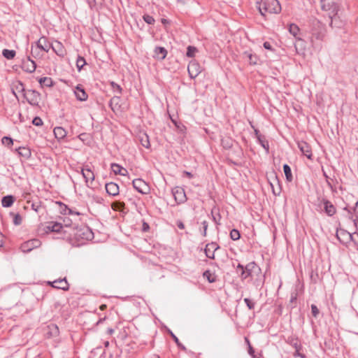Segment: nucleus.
Segmentation results:
<instances>
[{
    "mask_svg": "<svg viewBox=\"0 0 358 358\" xmlns=\"http://www.w3.org/2000/svg\"><path fill=\"white\" fill-rule=\"evenodd\" d=\"M257 8L263 16L266 13H278L281 6L278 0H261L257 3Z\"/></svg>",
    "mask_w": 358,
    "mask_h": 358,
    "instance_id": "obj_1",
    "label": "nucleus"
},
{
    "mask_svg": "<svg viewBox=\"0 0 358 358\" xmlns=\"http://www.w3.org/2000/svg\"><path fill=\"white\" fill-rule=\"evenodd\" d=\"M81 173L85 179L86 186L87 187L92 188L95 178L94 172L88 167V166H85L82 168Z\"/></svg>",
    "mask_w": 358,
    "mask_h": 358,
    "instance_id": "obj_2",
    "label": "nucleus"
},
{
    "mask_svg": "<svg viewBox=\"0 0 358 358\" xmlns=\"http://www.w3.org/2000/svg\"><path fill=\"white\" fill-rule=\"evenodd\" d=\"M237 268L241 269V277L243 279H245L248 277L252 275V272L259 270V268L254 262L248 264L245 268L242 265L238 264Z\"/></svg>",
    "mask_w": 358,
    "mask_h": 358,
    "instance_id": "obj_3",
    "label": "nucleus"
},
{
    "mask_svg": "<svg viewBox=\"0 0 358 358\" xmlns=\"http://www.w3.org/2000/svg\"><path fill=\"white\" fill-rule=\"evenodd\" d=\"M134 187L140 193L148 194L150 193V188L147 182L143 180L138 178L132 182Z\"/></svg>",
    "mask_w": 358,
    "mask_h": 358,
    "instance_id": "obj_4",
    "label": "nucleus"
},
{
    "mask_svg": "<svg viewBox=\"0 0 358 358\" xmlns=\"http://www.w3.org/2000/svg\"><path fill=\"white\" fill-rule=\"evenodd\" d=\"M322 9L328 11L329 15H336L338 12L337 4L332 1L320 0Z\"/></svg>",
    "mask_w": 358,
    "mask_h": 358,
    "instance_id": "obj_5",
    "label": "nucleus"
},
{
    "mask_svg": "<svg viewBox=\"0 0 358 358\" xmlns=\"http://www.w3.org/2000/svg\"><path fill=\"white\" fill-rule=\"evenodd\" d=\"M201 67L200 64L195 60L189 62L187 66L188 73L191 78H195L201 72Z\"/></svg>",
    "mask_w": 358,
    "mask_h": 358,
    "instance_id": "obj_6",
    "label": "nucleus"
},
{
    "mask_svg": "<svg viewBox=\"0 0 358 358\" xmlns=\"http://www.w3.org/2000/svg\"><path fill=\"white\" fill-rule=\"evenodd\" d=\"M24 97L27 101L33 106L38 105L40 101V94L34 90H27L24 92Z\"/></svg>",
    "mask_w": 358,
    "mask_h": 358,
    "instance_id": "obj_7",
    "label": "nucleus"
},
{
    "mask_svg": "<svg viewBox=\"0 0 358 358\" xmlns=\"http://www.w3.org/2000/svg\"><path fill=\"white\" fill-rule=\"evenodd\" d=\"M41 243L38 239H31L21 245V250L23 252H28L41 245Z\"/></svg>",
    "mask_w": 358,
    "mask_h": 358,
    "instance_id": "obj_8",
    "label": "nucleus"
},
{
    "mask_svg": "<svg viewBox=\"0 0 358 358\" xmlns=\"http://www.w3.org/2000/svg\"><path fill=\"white\" fill-rule=\"evenodd\" d=\"M172 192H173L174 199L178 203H182L186 201V200H187L186 194H185V190L182 188L176 187L173 189Z\"/></svg>",
    "mask_w": 358,
    "mask_h": 358,
    "instance_id": "obj_9",
    "label": "nucleus"
},
{
    "mask_svg": "<svg viewBox=\"0 0 358 358\" xmlns=\"http://www.w3.org/2000/svg\"><path fill=\"white\" fill-rule=\"evenodd\" d=\"M63 225L60 222H49L47 223L46 226L44 227L43 231L45 234H49L50 232H59L61 231Z\"/></svg>",
    "mask_w": 358,
    "mask_h": 358,
    "instance_id": "obj_10",
    "label": "nucleus"
},
{
    "mask_svg": "<svg viewBox=\"0 0 358 358\" xmlns=\"http://www.w3.org/2000/svg\"><path fill=\"white\" fill-rule=\"evenodd\" d=\"M298 147L301 152L309 159H312L313 152L311 146L305 141L298 143Z\"/></svg>",
    "mask_w": 358,
    "mask_h": 358,
    "instance_id": "obj_11",
    "label": "nucleus"
},
{
    "mask_svg": "<svg viewBox=\"0 0 358 358\" xmlns=\"http://www.w3.org/2000/svg\"><path fill=\"white\" fill-rule=\"evenodd\" d=\"M22 68L26 72L33 73L36 70V65L35 62L31 59L29 57L27 58V59L23 61Z\"/></svg>",
    "mask_w": 358,
    "mask_h": 358,
    "instance_id": "obj_12",
    "label": "nucleus"
},
{
    "mask_svg": "<svg viewBox=\"0 0 358 358\" xmlns=\"http://www.w3.org/2000/svg\"><path fill=\"white\" fill-rule=\"evenodd\" d=\"M51 48L58 56L61 57H64L66 55V50L64 46L58 41H55V43L52 44Z\"/></svg>",
    "mask_w": 358,
    "mask_h": 358,
    "instance_id": "obj_13",
    "label": "nucleus"
},
{
    "mask_svg": "<svg viewBox=\"0 0 358 358\" xmlns=\"http://www.w3.org/2000/svg\"><path fill=\"white\" fill-rule=\"evenodd\" d=\"M48 284H50L52 287L61 289L64 291H67L69 289V283L65 278L55 280L53 282H49Z\"/></svg>",
    "mask_w": 358,
    "mask_h": 358,
    "instance_id": "obj_14",
    "label": "nucleus"
},
{
    "mask_svg": "<svg viewBox=\"0 0 358 358\" xmlns=\"http://www.w3.org/2000/svg\"><path fill=\"white\" fill-rule=\"evenodd\" d=\"M36 45L39 48H41L43 52H48L49 51V50L52 47V44H50L48 41V39L43 36V37H41L38 41L36 43Z\"/></svg>",
    "mask_w": 358,
    "mask_h": 358,
    "instance_id": "obj_15",
    "label": "nucleus"
},
{
    "mask_svg": "<svg viewBox=\"0 0 358 358\" xmlns=\"http://www.w3.org/2000/svg\"><path fill=\"white\" fill-rule=\"evenodd\" d=\"M218 249V246L215 243H208L205 248L206 255L210 259L215 258V251Z\"/></svg>",
    "mask_w": 358,
    "mask_h": 358,
    "instance_id": "obj_16",
    "label": "nucleus"
},
{
    "mask_svg": "<svg viewBox=\"0 0 358 358\" xmlns=\"http://www.w3.org/2000/svg\"><path fill=\"white\" fill-rule=\"evenodd\" d=\"M106 190L109 195L116 196L119 194V186L115 182H108L106 185Z\"/></svg>",
    "mask_w": 358,
    "mask_h": 358,
    "instance_id": "obj_17",
    "label": "nucleus"
},
{
    "mask_svg": "<svg viewBox=\"0 0 358 358\" xmlns=\"http://www.w3.org/2000/svg\"><path fill=\"white\" fill-rule=\"evenodd\" d=\"M74 94L77 98L78 100L84 101L87 99V94L84 90L83 87H81L80 85H78L74 90Z\"/></svg>",
    "mask_w": 358,
    "mask_h": 358,
    "instance_id": "obj_18",
    "label": "nucleus"
},
{
    "mask_svg": "<svg viewBox=\"0 0 358 358\" xmlns=\"http://www.w3.org/2000/svg\"><path fill=\"white\" fill-rule=\"evenodd\" d=\"M111 169L115 175H120L124 176L128 175L127 170L125 168L122 167V166L119 165L118 164H112Z\"/></svg>",
    "mask_w": 358,
    "mask_h": 358,
    "instance_id": "obj_19",
    "label": "nucleus"
},
{
    "mask_svg": "<svg viewBox=\"0 0 358 358\" xmlns=\"http://www.w3.org/2000/svg\"><path fill=\"white\" fill-rule=\"evenodd\" d=\"M138 138L143 147L145 148H149L150 147L149 136L146 133L140 131L138 134Z\"/></svg>",
    "mask_w": 358,
    "mask_h": 358,
    "instance_id": "obj_20",
    "label": "nucleus"
},
{
    "mask_svg": "<svg viewBox=\"0 0 358 358\" xmlns=\"http://www.w3.org/2000/svg\"><path fill=\"white\" fill-rule=\"evenodd\" d=\"M53 132L55 138L59 141L64 139L67 134L66 131L62 127H55Z\"/></svg>",
    "mask_w": 358,
    "mask_h": 358,
    "instance_id": "obj_21",
    "label": "nucleus"
},
{
    "mask_svg": "<svg viewBox=\"0 0 358 358\" xmlns=\"http://www.w3.org/2000/svg\"><path fill=\"white\" fill-rule=\"evenodd\" d=\"M154 52V57L157 59H164L167 55L166 50L162 47H156Z\"/></svg>",
    "mask_w": 358,
    "mask_h": 358,
    "instance_id": "obj_22",
    "label": "nucleus"
},
{
    "mask_svg": "<svg viewBox=\"0 0 358 358\" xmlns=\"http://www.w3.org/2000/svg\"><path fill=\"white\" fill-rule=\"evenodd\" d=\"M43 50L39 48L36 44L35 45H31V55L33 57L36 59H40L43 57Z\"/></svg>",
    "mask_w": 358,
    "mask_h": 358,
    "instance_id": "obj_23",
    "label": "nucleus"
},
{
    "mask_svg": "<svg viewBox=\"0 0 358 358\" xmlns=\"http://www.w3.org/2000/svg\"><path fill=\"white\" fill-rule=\"evenodd\" d=\"M324 206L325 212L327 213V214L328 215L331 216L336 213V208L331 202H329L328 201H325L324 202Z\"/></svg>",
    "mask_w": 358,
    "mask_h": 358,
    "instance_id": "obj_24",
    "label": "nucleus"
},
{
    "mask_svg": "<svg viewBox=\"0 0 358 358\" xmlns=\"http://www.w3.org/2000/svg\"><path fill=\"white\" fill-rule=\"evenodd\" d=\"M17 152L20 156L25 159H29L31 155V150L25 147L19 148Z\"/></svg>",
    "mask_w": 358,
    "mask_h": 358,
    "instance_id": "obj_25",
    "label": "nucleus"
},
{
    "mask_svg": "<svg viewBox=\"0 0 358 358\" xmlns=\"http://www.w3.org/2000/svg\"><path fill=\"white\" fill-rule=\"evenodd\" d=\"M295 49L297 53H301V52L304 51L305 43L301 38H296V43H295Z\"/></svg>",
    "mask_w": 358,
    "mask_h": 358,
    "instance_id": "obj_26",
    "label": "nucleus"
},
{
    "mask_svg": "<svg viewBox=\"0 0 358 358\" xmlns=\"http://www.w3.org/2000/svg\"><path fill=\"white\" fill-rule=\"evenodd\" d=\"M15 199L12 196H6L3 197L1 203L3 207H10L13 205Z\"/></svg>",
    "mask_w": 358,
    "mask_h": 358,
    "instance_id": "obj_27",
    "label": "nucleus"
},
{
    "mask_svg": "<svg viewBox=\"0 0 358 358\" xmlns=\"http://www.w3.org/2000/svg\"><path fill=\"white\" fill-rule=\"evenodd\" d=\"M120 101V98L119 96H114L111 99L110 102V106L113 111H117L119 109L118 103Z\"/></svg>",
    "mask_w": 358,
    "mask_h": 358,
    "instance_id": "obj_28",
    "label": "nucleus"
},
{
    "mask_svg": "<svg viewBox=\"0 0 358 358\" xmlns=\"http://www.w3.org/2000/svg\"><path fill=\"white\" fill-rule=\"evenodd\" d=\"M38 82L41 84V85L46 87H51L53 84L52 78L48 77L39 78Z\"/></svg>",
    "mask_w": 358,
    "mask_h": 358,
    "instance_id": "obj_29",
    "label": "nucleus"
},
{
    "mask_svg": "<svg viewBox=\"0 0 358 358\" xmlns=\"http://www.w3.org/2000/svg\"><path fill=\"white\" fill-rule=\"evenodd\" d=\"M283 171L286 176L287 180L290 182L292 180V174L290 167L287 164L283 166Z\"/></svg>",
    "mask_w": 358,
    "mask_h": 358,
    "instance_id": "obj_30",
    "label": "nucleus"
},
{
    "mask_svg": "<svg viewBox=\"0 0 358 358\" xmlns=\"http://www.w3.org/2000/svg\"><path fill=\"white\" fill-rule=\"evenodd\" d=\"M111 208L116 211H122L124 208V203L120 201L113 202Z\"/></svg>",
    "mask_w": 358,
    "mask_h": 358,
    "instance_id": "obj_31",
    "label": "nucleus"
},
{
    "mask_svg": "<svg viewBox=\"0 0 358 358\" xmlns=\"http://www.w3.org/2000/svg\"><path fill=\"white\" fill-rule=\"evenodd\" d=\"M2 54H3V57H5L6 59H12L15 56V51L4 49L2 52Z\"/></svg>",
    "mask_w": 358,
    "mask_h": 358,
    "instance_id": "obj_32",
    "label": "nucleus"
},
{
    "mask_svg": "<svg viewBox=\"0 0 358 358\" xmlns=\"http://www.w3.org/2000/svg\"><path fill=\"white\" fill-rule=\"evenodd\" d=\"M299 28L295 24H291L289 27V31L291 34H292L294 37H296L298 34L299 33Z\"/></svg>",
    "mask_w": 358,
    "mask_h": 358,
    "instance_id": "obj_33",
    "label": "nucleus"
},
{
    "mask_svg": "<svg viewBox=\"0 0 358 358\" xmlns=\"http://www.w3.org/2000/svg\"><path fill=\"white\" fill-rule=\"evenodd\" d=\"M198 52L196 48L194 46H188L187 48V56L189 57H194L196 53Z\"/></svg>",
    "mask_w": 358,
    "mask_h": 358,
    "instance_id": "obj_34",
    "label": "nucleus"
},
{
    "mask_svg": "<svg viewBox=\"0 0 358 358\" xmlns=\"http://www.w3.org/2000/svg\"><path fill=\"white\" fill-rule=\"evenodd\" d=\"M245 55H246L247 57H248L249 62H250V64L255 65V64H257L258 58H257V57L256 55H252V54L249 53V52H245Z\"/></svg>",
    "mask_w": 358,
    "mask_h": 358,
    "instance_id": "obj_35",
    "label": "nucleus"
},
{
    "mask_svg": "<svg viewBox=\"0 0 358 358\" xmlns=\"http://www.w3.org/2000/svg\"><path fill=\"white\" fill-rule=\"evenodd\" d=\"M85 59L82 57H78L76 60V66L78 71H80L81 69L85 65Z\"/></svg>",
    "mask_w": 358,
    "mask_h": 358,
    "instance_id": "obj_36",
    "label": "nucleus"
},
{
    "mask_svg": "<svg viewBox=\"0 0 358 358\" xmlns=\"http://www.w3.org/2000/svg\"><path fill=\"white\" fill-rule=\"evenodd\" d=\"M1 142H2L3 145L8 146V147H11L13 144V139L11 138L7 137V136L3 137L1 139Z\"/></svg>",
    "mask_w": 358,
    "mask_h": 358,
    "instance_id": "obj_37",
    "label": "nucleus"
},
{
    "mask_svg": "<svg viewBox=\"0 0 358 358\" xmlns=\"http://www.w3.org/2000/svg\"><path fill=\"white\" fill-rule=\"evenodd\" d=\"M230 237L234 241H237L240 238V233L236 229H232L230 232Z\"/></svg>",
    "mask_w": 358,
    "mask_h": 358,
    "instance_id": "obj_38",
    "label": "nucleus"
},
{
    "mask_svg": "<svg viewBox=\"0 0 358 358\" xmlns=\"http://www.w3.org/2000/svg\"><path fill=\"white\" fill-rule=\"evenodd\" d=\"M203 276L206 278L210 282H213L215 281V275L214 274H212L209 271H206L203 273Z\"/></svg>",
    "mask_w": 358,
    "mask_h": 358,
    "instance_id": "obj_39",
    "label": "nucleus"
},
{
    "mask_svg": "<svg viewBox=\"0 0 358 358\" xmlns=\"http://www.w3.org/2000/svg\"><path fill=\"white\" fill-rule=\"evenodd\" d=\"M143 18L144 21L149 24H152L155 22V19L149 15H144Z\"/></svg>",
    "mask_w": 358,
    "mask_h": 358,
    "instance_id": "obj_40",
    "label": "nucleus"
},
{
    "mask_svg": "<svg viewBox=\"0 0 358 358\" xmlns=\"http://www.w3.org/2000/svg\"><path fill=\"white\" fill-rule=\"evenodd\" d=\"M110 85L115 92H117L118 94L122 93V88L118 84H117L114 82H111Z\"/></svg>",
    "mask_w": 358,
    "mask_h": 358,
    "instance_id": "obj_41",
    "label": "nucleus"
},
{
    "mask_svg": "<svg viewBox=\"0 0 358 358\" xmlns=\"http://www.w3.org/2000/svg\"><path fill=\"white\" fill-rule=\"evenodd\" d=\"M22 222V218L19 214H15L14 215L13 222L15 225L21 224Z\"/></svg>",
    "mask_w": 358,
    "mask_h": 358,
    "instance_id": "obj_42",
    "label": "nucleus"
},
{
    "mask_svg": "<svg viewBox=\"0 0 358 358\" xmlns=\"http://www.w3.org/2000/svg\"><path fill=\"white\" fill-rule=\"evenodd\" d=\"M32 123L36 126H41L43 124L42 120L38 117L34 118Z\"/></svg>",
    "mask_w": 358,
    "mask_h": 358,
    "instance_id": "obj_43",
    "label": "nucleus"
},
{
    "mask_svg": "<svg viewBox=\"0 0 358 358\" xmlns=\"http://www.w3.org/2000/svg\"><path fill=\"white\" fill-rule=\"evenodd\" d=\"M311 311H312V314L313 315L316 317L318 314H319V310L317 308V307L315 306V305H312L311 306Z\"/></svg>",
    "mask_w": 358,
    "mask_h": 358,
    "instance_id": "obj_44",
    "label": "nucleus"
},
{
    "mask_svg": "<svg viewBox=\"0 0 358 358\" xmlns=\"http://www.w3.org/2000/svg\"><path fill=\"white\" fill-rule=\"evenodd\" d=\"M244 301L246 303L247 306L248 307L249 309L252 310L254 308L255 303H253L251 300H250L249 299H245Z\"/></svg>",
    "mask_w": 358,
    "mask_h": 358,
    "instance_id": "obj_45",
    "label": "nucleus"
},
{
    "mask_svg": "<svg viewBox=\"0 0 358 358\" xmlns=\"http://www.w3.org/2000/svg\"><path fill=\"white\" fill-rule=\"evenodd\" d=\"M341 234L345 235L346 236H348L349 238L351 236V235L349 233H345L344 231H338L337 234H336V236H337L338 239H340V235Z\"/></svg>",
    "mask_w": 358,
    "mask_h": 358,
    "instance_id": "obj_46",
    "label": "nucleus"
},
{
    "mask_svg": "<svg viewBox=\"0 0 358 358\" xmlns=\"http://www.w3.org/2000/svg\"><path fill=\"white\" fill-rule=\"evenodd\" d=\"M202 224H203V236H206L207 229H208V223H207L206 221H203L202 222Z\"/></svg>",
    "mask_w": 358,
    "mask_h": 358,
    "instance_id": "obj_47",
    "label": "nucleus"
},
{
    "mask_svg": "<svg viewBox=\"0 0 358 358\" xmlns=\"http://www.w3.org/2000/svg\"><path fill=\"white\" fill-rule=\"evenodd\" d=\"M176 224L179 229H185V224L182 221H178Z\"/></svg>",
    "mask_w": 358,
    "mask_h": 358,
    "instance_id": "obj_48",
    "label": "nucleus"
},
{
    "mask_svg": "<svg viewBox=\"0 0 358 358\" xmlns=\"http://www.w3.org/2000/svg\"><path fill=\"white\" fill-rule=\"evenodd\" d=\"M264 47L266 49L269 50H273L272 47H271V45L268 42H264Z\"/></svg>",
    "mask_w": 358,
    "mask_h": 358,
    "instance_id": "obj_49",
    "label": "nucleus"
},
{
    "mask_svg": "<svg viewBox=\"0 0 358 358\" xmlns=\"http://www.w3.org/2000/svg\"><path fill=\"white\" fill-rule=\"evenodd\" d=\"M64 223L65 227H70L71 225V220L70 219H64Z\"/></svg>",
    "mask_w": 358,
    "mask_h": 358,
    "instance_id": "obj_50",
    "label": "nucleus"
},
{
    "mask_svg": "<svg viewBox=\"0 0 358 358\" xmlns=\"http://www.w3.org/2000/svg\"><path fill=\"white\" fill-rule=\"evenodd\" d=\"M173 337L176 343L178 344V345L180 346V343H179L178 338L174 335H173Z\"/></svg>",
    "mask_w": 358,
    "mask_h": 358,
    "instance_id": "obj_51",
    "label": "nucleus"
},
{
    "mask_svg": "<svg viewBox=\"0 0 358 358\" xmlns=\"http://www.w3.org/2000/svg\"><path fill=\"white\" fill-rule=\"evenodd\" d=\"M106 307L107 306H106V304H102V305L100 306L99 308H100L101 310H105L106 308Z\"/></svg>",
    "mask_w": 358,
    "mask_h": 358,
    "instance_id": "obj_52",
    "label": "nucleus"
},
{
    "mask_svg": "<svg viewBox=\"0 0 358 358\" xmlns=\"http://www.w3.org/2000/svg\"><path fill=\"white\" fill-rule=\"evenodd\" d=\"M85 136V134H82L79 136V138L81 140V141H84V136Z\"/></svg>",
    "mask_w": 358,
    "mask_h": 358,
    "instance_id": "obj_53",
    "label": "nucleus"
},
{
    "mask_svg": "<svg viewBox=\"0 0 358 358\" xmlns=\"http://www.w3.org/2000/svg\"><path fill=\"white\" fill-rule=\"evenodd\" d=\"M161 22L163 24H167L169 22L168 20L164 18L162 19Z\"/></svg>",
    "mask_w": 358,
    "mask_h": 358,
    "instance_id": "obj_54",
    "label": "nucleus"
},
{
    "mask_svg": "<svg viewBox=\"0 0 358 358\" xmlns=\"http://www.w3.org/2000/svg\"><path fill=\"white\" fill-rule=\"evenodd\" d=\"M185 174L189 178L192 177V175L189 172H185Z\"/></svg>",
    "mask_w": 358,
    "mask_h": 358,
    "instance_id": "obj_55",
    "label": "nucleus"
},
{
    "mask_svg": "<svg viewBox=\"0 0 358 358\" xmlns=\"http://www.w3.org/2000/svg\"><path fill=\"white\" fill-rule=\"evenodd\" d=\"M33 208L35 211H38V209L36 208H34V206L33 205Z\"/></svg>",
    "mask_w": 358,
    "mask_h": 358,
    "instance_id": "obj_56",
    "label": "nucleus"
},
{
    "mask_svg": "<svg viewBox=\"0 0 358 358\" xmlns=\"http://www.w3.org/2000/svg\"><path fill=\"white\" fill-rule=\"evenodd\" d=\"M52 327L55 328V329H57V326L52 325Z\"/></svg>",
    "mask_w": 358,
    "mask_h": 358,
    "instance_id": "obj_57",
    "label": "nucleus"
},
{
    "mask_svg": "<svg viewBox=\"0 0 358 358\" xmlns=\"http://www.w3.org/2000/svg\"><path fill=\"white\" fill-rule=\"evenodd\" d=\"M113 331L112 329H110V334H112V333H113Z\"/></svg>",
    "mask_w": 358,
    "mask_h": 358,
    "instance_id": "obj_58",
    "label": "nucleus"
},
{
    "mask_svg": "<svg viewBox=\"0 0 358 358\" xmlns=\"http://www.w3.org/2000/svg\"><path fill=\"white\" fill-rule=\"evenodd\" d=\"M251 351H252V349L250 348V352L251 353Z\"/></svg>",
    "mask_w": 358,
    "mask_h": 358,
    "instance_id": "obj_59",
    "label": "nucleus"
},
{
    "mask_svg": "<svg viewBox=\"0 0 358 358\" xmlns=\"http://www.w3.org/2000/svg\"><path fill=\"white\" fill-rule=\"evenodd\" d=\"M157 358H159V357H157Z\"/></svg>",
    "mask_w": 358,
    "mask_h": 358,
    "instance_id": "obj_60",
    "label": "nucleus"
}]
</instances>
